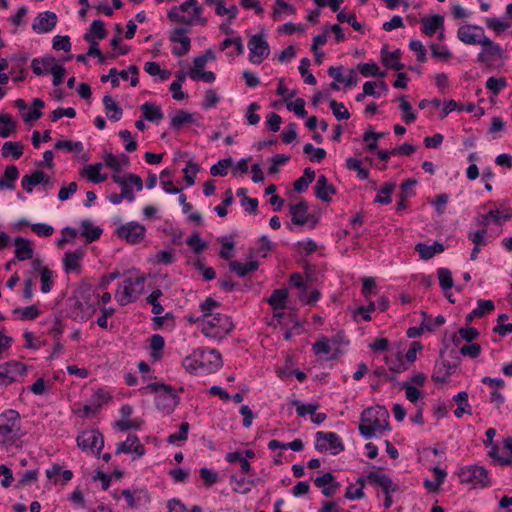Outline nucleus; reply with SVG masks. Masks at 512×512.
<instances>
[{
  "label": "nucleus",
  "instance_id": "b1692460",
  "mask_svg": "<svg viewBox=\"0 0 512 512\" xmlns=\"http://www.w3.org/2000/svg\"><path fill=\"white\" fill-rule=\"evenodd\" d=\"M46 182H49V177L42 170H36L31 175L23 176L21 185L25 191L31 193L35 186Z\"/></svg>",
  "mask_w": 512,
  "mask_h": 512
},
{
  "label": "nucleus",
  "instance_id": "393cba45",
  "mask_svg": "<svg viewBox=\"0 0 512 512\" xmlns=\"http://www.w3.org/2000/svg\"><path fill=\"white\" fill-rule=\"evenodd\" d=\"M143 118L150 122H159L163 119L164 114L160 106L152 102H145L140 107Z\"/></svg>",
  "mask_w": 512,
  "mask_h": 512
},
{
  "label": "nucleus",
  "instance_id": "c9c22d12",
  "mask_svg": "<svg viewBox=\"0 0 512 512\" xmlns=\"http://www.w3.org/2000/svg\"><path fill=\"white\" fill-rule=\"evenodd\" d=\"M84 252L77 250L74 252H67L64 255L63 263L66 272L77 270L80 266L79 262L83 257Z\"/></svg>",
  "mask_w": 512,
  "mask_h": 512
},
{
  "label": "nucleus",
  "instance_id": "c85d7f7f",
  "mask_svg": "<svg viewBox=\"0 0 512 512\" xmlns=\"http://www.w3.org/2000/svg\"><path fill=\"white\" fill-rule=\"evenodd\" d=\"M415 250L419 253L422 259H431L435 254L442 253L444 251L443 244L435 242L433 245H427L425 243H418L415 246Z\"/></svg>",
  "mask_w": 512,
  "mask_h": 512
},
{
  "label": "nucleus",
  "instance_id": "4d7b16f0",
  "mask_svg": "<svg viewBox=\"0 0 512 512\" xmlns=\"http://www.w3.org/2000/svg\"><path fill=\"white\" fill-rule=\"evenodd\" d=\"M507 85L505 78L490 77L486 81V88L493 94L498 95Z\"/></svg>",
  "mask_w": 512,
  "mask_h": 512
},
{
  "label": "nucleus",
  "instance_id": "423d86ee",
  "mask_svg": "<svg viewBox=\"0 0 512 512\" xmlns=\"http://www.w3.org/2000/svg\"><path fill=\"white\" fill-rule=\"evenodd\" d=\"M461 483L471 484L473 487H487L490 485L491 480L488 471L478 465H471L464 467L459 472Z\"/></svg>",
  "mask_w": 512,
  "mask_h": 512
},
{
  "label": "nucleus",
  "instance_id": "8fccbe9b",
  "mask_svg": "<svg viewBox=\"0 0 512 512\" xmlns=\"http://www.w3.org/2000/svg\"><path fill=\"white\" fill-rule=\"evenodd\" d=\"M84 39H85V41L90 43V47L88 49L87 55L97 57L99 62L104 64L106 62V56L103 55L101 50L98 48V42L94 41L91 34H85Z\"/></svg>",
  "mask_w": 512,
  "mask_h": 512
},
{
  "label": "nucleus",
  "instance_id": "39448f33",
  "mask_svg": "<svg viewBox=\"0 0 512 512\" xmlns=\"http://www.w3.org/2000/svg\"><path fill=\"white\" fill-rule=\"evenodd\" d=\"M201 369V374H210L223 366L220 352L216 349L199 348L196 350V360Z\"/></svg>",
  "mask_w": 512,
  "mask_h": 512
},
{
  "label": "nucleus",
  "instance_id": "69168bd1",
  "mask_svg": "<svg viewBox=\"0 0 512 512\" xmlns=\"http://www.w3.org/2000/svg\"><path fill=\"white\" fill-rule=\"evenodd\" d=\"M105 165L114 171V174L120 175L122 172V164L113 153H106L103 157Z\"/></svg>",
  "mask_w": 512,
  "mask_h": 512
},
{
  "label": "nucleus",
  "instance_id": "2f4dec72",
  "mask_svg": "<svg viewBox=\"0 0 512 512\" xmlns=\"http://www.w3.org/2000/svg\"><path fill=\"white\" fill-rule=\"evenodd\" d=\"M288 298V290L285 288L275 289L271 296L267 299L268 303L273 307L274 311L282 310L286 306Z\"/></svg>",
  "mask_w": 512,
  "mask_h": 512
},
{
  "label": "nucleus",
  "instance_id": "0e129e2a",
  "mask_svg": "<svg viewBox=\"0 0 512 512\" xmlns=\"http://www.w3.org/2000/svg\"><path fill=\"white\" fill-rule=\"evenodd\" d=\"M330 108L332 109L334 116L339 120L348 119L350 117V113L343 103H339L336 100H331Z\"/></svg>",
  "mask_w": 512,
  "mask_h": 512
},
{
  "label": "nucleus",
  "instance_id": "aec40b11",
  "mask_svg": "<svg viewBox=\"0 0 512 512\" xmlns=\"http://www.w3.org/2000/svg\"><path fill=\"white\" fill-rule=\"evenodd\" d=\"M367 480L380 486L385 494H389L398 490V486L394 484L392 479L385 474H379L372 471L367 475Z\"/></svg>",
  "mask_w": 512,
  "mask_h": 512
},
{
  "label": "nucleus",
  "instance_id": "a19ab883",
  "mask_svg": "<svg viewBox=\"0 0 512 512\" xmlns=\"http://www.w3.org/2000/svg\"><path fill=\"white\" fill-rule=\"evenodd\" d=\"M458 334L460 338H458L456 335L453 337L455 345H459L461 340H465L470 343L477 339L480 335L479 331L473 327L460 328L458 330Z\"/></svg>",
  "mask_w": 512,
  "mask_h": 512
},
{
  "label": "nucleus",
  "instance_id": "20e7f679",
  "mask_svg": "<svg viewBox=\"0 0 512 512\" xmlns=\"http://www.w3.org/2000/svg\"><path fill=\"white\" fill-rule=\"evenodd\" d=\"M145 277H129L126 278L119 286V291L116 297L121 306H125L136 300L137 296L142 293L144 289Z\"/></svg>",
  "mask_w": 512,
  "mask_h": 512
},
{
  "label": "nucleus",
  "instance_id": "052dcab7",
  "mask_svg": "<svg viewBox=\"0 0 512 512\" xmlns=\"http://www.w3.org/2000/svg\"><path fill=\"white\" fill-rule=\"evenodd\" d=\"M180 12L181 11L178 7H176V6L172 7L168 12L167 17L172 22H178V23H182V24H186V25L193 24L192 18H189V17L181 14Z\"/></svg>",
  "mask_w": 512,
  "mask_h": 512
},
{
  "label": "nucleus",
  "instance_id": "79ce46f5",
  "mask_svg": "<svg viewBox=\"0 0 512 512\" xmlns=\"http://www.w3.org/2000/svg\"><path fill=\"white\" fill-rule=\"evenodd\" d=\"M230 484L235 492L247 494L252 489L253 481H249L244 477L237 479L236 477L232 476L230 478Z\"/></svg>",
  "mask_w": 512,
  "mask_h": 512
},
{
  "label": "nucleus",
  "instance_id": "dca6fc26",
  "mask_svg": "<svg viewBox=\"0 0 512 512\" xmlns=\"http://www.w3.org/2000/svg\"><path fill=\"white\" fill-rule=\"evenodd\" d=\"M57 24V15L51 11L40 13L32 24V29L38 33H47L52 31Z\"/></svg>",
  "mask_w": 512,
  "mask_h": 512
},
{
  "label": "nucleus",
  "instance_id": "9d476101",
  "mask_svg": "<svg viewBox=\"0 0 512 512\" xmlns=\"http://www.w3.org/2000/svg\"><path fill=\"white\" fill-rule=\"evenodd\" d=\"M249 61L261 64L270 54V47L263 34L252 35L248 40Z\"/></svg>",
  "mask_w": 512,
  "mask_h": 512
},
{
  "label": "nucleus",
  "instance_id": "6e6d98bb",
  "mask_svg": "<svg viewBox=\"0 0 512 512\" xmlns=\"http://www.w3.org/2000/svg\"><path fill=\"white\" fill-rule=\"evenodd\" d=\"M282 12H286L288 14H295L296 9L292 5L288 4L284 0H275L274 11L272 17L274 20H279V16Z\"/></svg>",
  "mask_w": 512,
  "mask_h": 512
},
{
  "label": "nucleus",
  "instance_id": "6e6552de",
  "mask_svg": "<svg viewBox=\"0 0 512 512\" xmlns=\"http://www.w3.org/2000/svg\"><path fill=\"white\" fill-rule=\"evenodd\" d=\"M389 413L384 406H376L365 409L361 414V421L372 424L376 429V433L382 434L383 431L389 430Z\"/></svg>",
  "mask_w": 512,
  "mask_h": 512
},
{
  "label": "nucleus",
  "instance_id": "2eb2a0df",
  "mask_svg": "<svg viewBox=\"0 0 512 512\" xmlns=\"http://www.w3.org/2000/svg\"><path fill=\"white\" fill-rule=\"evenodd\" d=\"M457 36L465 44L476 45L481 44L485 34L481 26L466 24L458 29Z\"/></svg>",
  "mask_w": 512,
  "mask_h": 512
},
{
  "label": "nucleus",
  "instance_id": "774afa93",
  "mask_svg": "<svg viewBox=\"0 0 512 512\" xmlns=\"http://www.w3.org/2000/svg\"><path fill=\"white\" fill-rule=\"evenodd\" d=\"M186 243L196 254H200L206 248V243L202 241L199 233H194L186 240Z\"/></svg>",
  "mask_w": 512,
  "mask_h": 512
},
{
  "label": "nucleus",
  "instance_id": "3c124183",
  "mask_svg": "<svg viewBox=\"0 0 512 512\" xmlns=\"http://www.w3.org/2000/svg\"><path fill=\"white\" fill-rule=\"evenodd\" d=\"M231 165H232L231 158L221 159L210 168V173L213 176H226L228 173V168Z\"/></svg>",
  "mask_w": 512,
  "mask_h": 512
},
{
  "label": "nucleus",
  "instance_id": "bf43d9fd",
  "mask_svg": "<svg viewBox=\"0 0 512 512\" xmlns=\"http://www.w3.org/2000/svg\"><path fill=\"white\" fill-rule=\"evenodd\" d=\"M400 388L405 390L406 399L412 403H416L421 397L420 390L409 382L401 383Z\"/></svg>",
  "mask_w": 512,
  "mask_h": 512
},
{
  "label": "nucleus",
  "instance_id": "473e14b6",
  "mask_svg": "<svg viewBox=\"0 0 512 512\" xmlns=\"http://www.w3.org/2000/svg\"><path fill=\"white\" fill-rule=\"evenodd\" d=\"M195 114L185 110H178L176 115L172 117L170 127L176 131L180 130L184 125L193 123Z\"/></svg>",
  "mask_w": 512,
  "mask_h": 512
},
{
  "label": "nucleus",
  "instance_id": "680f3d73",
  "mask_svg": "<svg viewBox=\"0 0 512 512\" xmlns=\"http://www.w3.org/2000/svg\"><path fill=\"white\" fill-rule=\"evenodd\" d=\"M309 66H310V60L308 58H303L300 61L299 72L305 78L306 84L315 85L317 83V80L313 74L309 73V71H308Z\"/></svg>",
  "mask_w": 512,
  "mask_h": 512
},
{
  "label": "nucleus",
  "instance_id": "4be33fe9",
  "mask_svg": "<svg viewBox=\"0 0 512 512\" xmlns=\"http://www.w3.org/2000/svg\"><path fill=\"white\" fill-rule=\"evenodd\" d=\"M14 243L16 246L15 257L19 261H25L33 258V248L30 240L23 237H16Z\"/></svg>",
  "mask_w": 512,
  "mask_h": 512
},
{
  "label": "nucleus",
  "instance_id": "f3484780",
  "mask_svg": "<svg viewBox=\"0 0 512 512\" xmlns=\"http://www.w3.org/2000/svg\"><path fill=\"white\" fill-rule=\"evenodd\" d=\"M135 453L138 457H142L145 453L144 446L139 442V438L132 434L128 435L126 441L120 442L116 448V454Z\"/></svg>",
  "mask_w": 512,
  "mask_h": 512
},
{
  "label": "nucleus",
  "instance_id": "49530a36",
  "mask_svg": "<svg viewBox=\"0 0 512 512\" xmlns=\"http://www.w3.org/2000/svg\"><path fill=\"white\" fill-rule=\"evenodd\" d=\"M439 284L443 290H449L454 286L452 273L448 268L441 267L437 271Z\"/></svg>",
  "mask_w": 512,
  "mask_h": 512
},
{
  "label": "nucleus",
  "instance_id": "f8f14e48",
  "mask_svg": "<svg viewBox=\"0 0 512 512\" xmlns=\"http://www.w3.org/2000/svg\"><path fill=\"white\" fill-rule=\"evenodd\" d=\"M77 445L83 451L91 450L96 455H100L104 447V437L96 429L83 431L76 439Z\"/></svg>",
  "mask_w": 512,
  "mask_h": 512
},
{
  "label": "nucleus",
  "instance_id": "5701e85b",
  "mask_svg": "<svg viewBox=\"0 0 512 512\" xmlns=\"http://www.w3.org/2000/svg\"><path fill=\"white\" fill-rule=\"evenodd\" d=\"M422 32L427 36H432L439 29H444V18L443 16L436 14L431 17H424L421 20Z\"/></svg>",
  "mask_w": 512,
  "mask_h": 512
},
{
  "label": "nucleus",
  "instance_id": "f257e3e1",
  "mask_svg": "<svg viewBox=\"0 0 512 512\" xmlns=\"http://www.w3.org/2000/svg\"><path fill=\"white\" fill-rule=\"evenodd\" d=\"M233 328V322L226 314L206 313L202 315L201 331L207 337L223 339Z\"/></svg>",
  "mask_w": 512,
  "mask_h": 512
},
{
  "label": "nucleus",
  "instance_id": "338daca9",
  "mask_svg": "<svg viewBox=\"0 0 512 512\" xmlns=\"http://www.w3.org/2000/svg\"><path fill=\"white\" fill-rule=\"evenodd\" d=\"M198 171H199L198 164H196L192 161H189L187 163V166L183 169V172L185 174V181L187 182V184L189 186L194 185L195 177H196V174Z\"/></svg>",
  "mask_w": 512,
  "mask_h": 512
},
{
  "label": "nucleus",
  "instance_id": "bb28decb",
  "mask_svg": "<svg viewBox=\"0 0 512 512\" xmlns=\"http://www.w3.org/2000/svg\"><path fill=\"white\" fill-rule=\"evenodd\" d=\"M102 101L108 118L113 121H119L123 115V110L119 104L110 95H105Z\"/></svg>",
  "mask_w": 512,
  "mask_h": 512
},
{
  "label": "nucleus",
  "instance_id": "7ed1b4c3",
  "mask_svg": "<svg viewBox=\"0 0 512 512\" xmlns=\"http://www.w3.org/2000/svg\"><path fill=\"white\" fill-rule=\"evenodd\" d=\"M142 393L150 391L156 394L155 403L159 410L171 413L179 403V397L174 389L164 383H151L140 390Z\"/></svg>",
  "mask_w": 512,
  "mask_h": 512
},
{
  "label": "nucleus",
  "instance_id": "13d9d810",
  "mask_svg": "<svg viewBox=\"0 0 512 512\" xmlns=\"http://www.w3.org/2000/svg\"><path fill=\"white\" fill-rule=\"evenodd\" d=\"M13 313L21 314L22 320H33L39 316L40 311L36 305H31L25 308H15Z\"/></svg>",
  "mask_w": 512,
  "mask_h": 512
},
{
  "label": "nucleus",
  "instance_id": "412c9836",
  "mask_svg": "<svg viewBox=\"0 0 512 512\" xmlns=\"http://www.w3.org/2000/svg\"><path fill=\"white\" fill-rule=\"evenodd\" d=\"M178 8L181 12H189L191 9L188 17L193 19V23H199L202 26L207 24V19L201 17L202 7L198 5L197 0H186Z\"/></svg>",
  "mask_w": 512,
  "mask_h": 512
},
{
  "label": "nucleus",
  "instance_id": "72a5a7b5",
  "mask_svg": "<svg viewBox=\"0 0 512 512\" xmlns=\"http://www.w3.org/2000/svg\"><path fill=\"white\" fill-rule=\"evenodd\" d=\"M453 400L458 404V407L454 411V415L457 418H461L464 413L471 414V405L468 403V393L461 391L453 397Z\"/></svg>",
  "mask_w": 512,
  "mask_h": 512
},
{
  "label": "nucleus",
  "instance_id": "a211bd4d",
  "mask_svg": "<svg viewBox=\"0 0 512 512\" xmlns=\"http://www.w3.org/2000/svg\"><path fill=\"white\" fill-rule=\"evenodd\" d=\"M188 31L184 28H175L170 36V40L174 43H180V48H173L172 52L176 56H184L190 50V38L186 36Z\"/></svg>",
  "mask_w": 512,
  "mask_h": 512
},
{
  "label": "nucleus",
  "instance_id": "cd10ccee",
  "mask_svg": "<svg viewBox=\"0 0 512 512\" xmlns=\"http://www.w3.org/2000/svg\"><path fill=\"white\" fill-rule=\"evenodd\" d=\"M342 66L334 67L331 66L328 69L329 76L333 77L336 82L344 83L346 87H351L353 85H356L357 79L354 77L355 71L351 70L350 74L345 77L342 74Z\"/></svg>",
  "mask_w": 512,
  "mask_h": 512
},
{
  "label": "nucleus",
  "instance_id": "a18cd8bd",
  "mask_svg": "<svg viewBox=\"0 0 512 512\" xmlns=\"http://www.w3.org/2000/svg\"><path fill=\"white\" fill-rule=\"evenodd\" d=\"M337 20L340 23L347 22L349 23L356 31L363 33L364 27L363 25L357 21L355 13H345L344 11H340L337 14Z\"/></svg>",
  "mask_w": 512,
  "mask_h": 512
},
{
  "label": "nucleus",
  "instance_id": "c03bdc74",
  "mask_svg": "<svg viewBox=\"0 0 512 512\" xmlns=\"http://www.w3.org/2000/svg\"><path fill=\"white\" fill-rule=\"evenodd\" d=\"M0 123L3 124L0 127V137L7 138L10 134L15 130L16 123L12 120L9 114L2 113L0 114Z\"/></svg>",
  "mask_w": 512,
  "mask_h": 512
},
{
  "label": "nucleus",
  "instance_id": "37998d69",
  "mask_svg": "<svg viewBox=\"0 0 512 512\" xmlns=\"http://www.w3.org/2000/svg\"><path fill=\"white\" fill-rule=\"evenodd\" d=\"M395 189V184L393 183H384L380 190L379 194L375 198L376 203L380 204H389L392 201L391 194Z\"/></svg>",
  "mask_w": 512,
  "mask_h": 512
},
{
  "label": "nucleus",
  "instance_id": "1a4fd4ad",
  "mask_svg": "<svg viewBox=\"0 0 512 512\" xmlns=\"http://www.w3.org/2000/svg\"><path fill=\"white\" fill-rule=\"evenodd\" d=\"M112 180L121 187L122 196H124L129 202L135 200L132 186H134L138 192L143 189V181L141 177L133 173H127L124 176L113 174Z\"/></svg>",
  "mask_w": 512,
  "mask_h": 512
},
{
  "label": "nucleus",
  "instance_id": "0eeeda50",
  "mask_svg": "<svg viewBox=\"0 0 512 512\" xmlns=\"http://www.w3.org/2000/svg\"><path fill=\"white\" fill-rule=\"evenodd\" d=\"M288 208L292 224L299 226L308 225L311 229H314L318 224V218L309 212V205L306 200H301L296 204H289Z\"/></svg>",
  "mask_w": 512,
  "mask_h": 512
},
{
  "label": "nucleus",
  "instance_id": "4c0bfd02",
  "mask_svg": "<svg viewBox=\"0 0 512 512\" xmlns=\"http://www.w3.org/2000/svg\"><path fill=\"white\" fill-rule=\"evenodd\" d=\"M95 311L96 307L94 304H84L78 301L75 308V319L80 321H87L93 316Z\"/></svg>",
  "mask_w": 512,
  "mask_h": 512
},
{
  "label": "nucleus",
  "instance_id": "7c9ffc66",
  "mask_svg": "<svg viewBox=\"0 0 512 512\" xmlns=\"http://www.w3.org/2000/svg\"><path fill=\"white\" fill-rule=\"evenodd\" d=\"M456 365H451L447 361L437 363L432 374V380L434 382L444 383L447 381L448 376L451 374V370L455 369Z\"/></svg>",
  "mask_w": 512,
  "mask_h": 512
},
{
  "label": "nucleus",
  "instance_id": "e433bc0d",
  "mask_svg": "<svg viewBox=\"0 0 512 512\" xmlns=\"http://www.w3.org/2000/svg\"><path fill=\"white\" fill-rule=\"evenodd\" d=\"M385 362L389 367V370L393 373H401L409 369L408 364L404 361L401 352H398L395 358L386 356Z\"/></svg>",
  "mask_w": 512,
  "mask_h": 512
},
{
  "label": "nucleus",
  "instance_id": "ddd939ff",
  "mask_svg": "<svg viewBox=\"0 0 512 512\" xmlns=\"http://www.w3.org/2000/svg\"><path fill=\"white\" fill-rule=\"evenodd\" d=\"M27 367L19 361H9L0 365V386H8L17 380V376L26 373Z\"/></svg>",
  "mask_w": 512,
  "mask_h": 512
},
{
  "label": "nucleus",
  "instance_id": "6ab92c4d",
  "mask_svg": "<svg viewBox=\"0 0 512 512\" xmlns=\"http://www.w3.org/2000/svg\"><path fill=\"white\" fill-rule=\"evenodd\" d=\"M315 196L323 202L329 203L332 195L336 193V188L328 183L325 175H320L314 186Z\"/></svg>",
  "mask_w": 512,
  "mask_h": 512
},
{
  "label": "nucleus",
  "instance_id": "e2e57ef3",
  "mask_svg": "<svg viewBox=\"0 0 512 512\" xmlns=\"http://www.w3.org/2000/svg\"><path fill=\"white\" fill-rule=\"evenodd\" d=\"M400 100V109L403 111V120L405 123L409 124L416 120V115L412 112V107L409 102L405 100V96H401Z\"/></svg>",
  "mask_w": 512,
  "mask_h": 512
},
{
  "label": "nucleus",
  "instance_id": "864d4df0",
  "mask_svg": "<svg viewBox=\"0 0 512 512\" xmlns=\"http://www.w3.org/2000/svg\"><path fill=\"white\" fill-rule=\"evenodd\" d=\"M305 154L311 155L310 160L321 162L327 155L326 150L323 148H315L312 144L307 143L303 147Z\"/></svg>",
  "mask_w": 512,
  "mask_h": 512
},
{
  "label": "nucleus",
  "instance_id": "c756f323",
  "mask_svg": "<svg viewBox=\"0 0 512 512\" xmlns=\"http://www.w3.org/2000/svg\"><path fill=\"white\" fill-rule=\"evenodd\" d=\"M81 228V235L86 238L87 243L96 241L102 234V229L94 226L93 223L88 219L81 221Z\"/></svg>",
  "mask_w": 512,
  "mask_h": 512
},
{
  "label": "nucleus",
  "instance_id": "f704fd0d",
  "mask_svg": "<svg viewBox=\"0 0 512 512\" xmlns=\"http://www.w3.org/2000/svg\"><path fill=\"white\" fill-rule=\"evenodd\" d=\"M484 52L491 59H502L503 58V49L499 44L494 43L490 40L486 35L483 38L481 44Z\"/></svg>",
  "mask_w": 512,
  "mask_h": 512
},
{
  "label": "nucleus",
  "instance_id": "ea45409f",
  "mask_svg": "<svg viewBox=\"0 0 512 512\" xmlns=\"http://www.w3.org/2000/svg\"><path fill=\"white\" fill-rule=\"evenodd\" d=\"M101 169H102L101 163H95V164L86 166L85 173H86L87 178L92 183H95V184L104 182L107 179V175L106 174L102 175L100 173Z\"/></svg>",
  "mask_w": 512,
  "mask_h": 512
},
{
  "label": "nucleus",
  "instance_id": "603ef678",
  "mask_svg": "<svg viewBox=\"0 0 512 512\" xmlns=\"http://www.w3.org/2000/svg\"><path fill=\"white\" fill-rule=\"evenodd\" d=\"M54 148L57 150L67 149L69 152L80 153L83 151L84 146L80 141L73 142L71 140H60L55 143Z\"/></svg>",
  "mask_w": 512,
  "mask_h": 512
},
{
  "label": "nucleus",
  "instance_id": "de8ad7c7",
  "mask_svg": "<svg viewBox=\"0 0 512 512\" xmlns=\"http://www.w3.org/2000/svg\"><path fill=\"white\" fill-rule=\"evenodd\" d=\"M358 69H359V72L364 77H369V76L384 77V76H386V72L380 71L378 65L374 62L360 64Z\"/></svg>",
  "mask_w": 512,
  "mask_h": 512
},
{
  "label": "nucleus",
  "instance_id": "09e8293b",
  "mask_svg": "<svg viewBox=\"0 0 512 512\" xmlns=\"http://www.w3.org/2000/svg\"><path fill=\"white\" fill-rule=\"evenodd\" d=\"M86 34H91L94 41H96L97 39H104L107 36V31L104 27V22L99 19L94 20L90 25L89 32H87Z\"/></svg>",
  "mask_w": 512,
  "mask_h": 512
},
{
  "label": "nucleus",
  "instance_id": "5fc2aeb1",
  "mask_svg": "<svg viewBox=\"0 0 512 512\" xmlns=\"http://www.w3.org/2000/svg\"><path fill=\"white\" fill-rule=\"evenodd\" d=\"M346 167L349 169V170H353V171H356L357 174H358V177L360 179H367L369 177V172L368 170L362 168V162L361 160L359 159H355V158H348L346 160Z\"/></svg>",
  "mask_w": 512,
  "mask_h": 512
},
{
  "label": "nucleus",
  "instance_id": "a878e982",
  "mask_svg": "<svg viewBox=\"0 0 512 512\" xmlns=\"http://www.w3.org/2000/svg\"><path fill=\"white\" fill-rule=\"evenodd\" d=\"M258 267L259 262L256 260L249 261L247 264H242L236 260L229 262L230 271L236 273L239 277H245L250 272L256 271Z\"/></svg>",
  "mask_w": 512,
  "mask_h": 512
},
{
  "label": "nucleus",
  "instance_id": "9b49d317",
  "mask_svg": "<svg viewBox=\"0 0 512 512\" xmlns=\"http://www.w3.org/2000/svg\"><path fill=\"white\" fill-rule=\"evenodd\" d=\"M315 449L319 452L332 450V454L337 455L344 451L345 447L340 437L335 432L319 431L316 433Z\"/></svg>",
  "mask_w": 512,
  "mask_h": 512
},
{
  "label": "nucleus",
  "instance_id": "58836bf2",
  "mask_svg": "<svg viewBox=\"0 0 512 512\" xmlns=\"http://www.w3.org/2000/svg\"><path fill=\"white\" fill-rule=\"evenodd\" d=\"M23 145L20 142L7 141L2 146V156L8 157L11 155L13 159H19L23 154Z\"/></svg>",
  "mask_w": 512,
  "mask_h": 512
},
{
  "label": "nucleus",
  "instance_id": "f03ea898",
  "mask_svg": "<svg viewBox=\"0 0 512 512\" xmlns=\"http://www.w3.org/2000/svg\"><path fill=\"white\" fill-rule=\"evenodd\" d=\"M20 414L9 409L0 414V446H11L20 439Z\"/></svg>",
  "mask_w": 512,
  "mask_h": 512
},
{
  "label": "nucleus",
  "instance_id": "4468645a",
  "mask_svg": "<svg viewBox=\"0 0 512 512\" xmlns=\"http://www.w3.org/2000/svg\"><path fill=\"white\" fill-rule=\"evenodd\" d=\"M146 229L138 222H128L117 229L119 238L125 239L129 244L141 242L145 237Z\"/></svg>",
  "mask_w": 512,
  "mask_h": 512
}]
</instances>
